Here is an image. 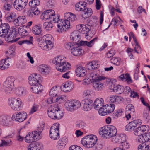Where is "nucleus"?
Returning a JSON list of instances; mask_svg holds the SVG:
<instances>
[{"instance_id": "1", "label": "nucleus", "mask_w": 150, "mask_h": 150, "mask_svg": "<svg viewBox=\"0 0 150 150\" xmlns=\"http://www.w3.org/2000/svg\"><path fill=\"white\" fill-rule=\"evenodd\" d=\"M71 13H66L64 14V19H59V16H55L54 10L50 9L45 11L41 15V18L42 20H49L51 22H57L58 32L65 31L69 28L70 23L69 21Z\"/></svg>"}, {"instance_id": "2", "label": "nucleus", "mask_w": 150, "mask_h": 150, "mask_svg": "<svg viewBox=\"0 0 150 150\" xmlns=\"http://www.w3.org/2000/svg\"><path fill=\"white\" fill-rule=\"evenodd\" d=\"M47 112L49 117L53 119H60L64 115L57 104L52 105L48 108Z\"/></svg>"}, {"instance_id": "3", "label": "nucleus", "mask_w": 150, "mask_h": 150, "mask_svg": "<svg viewBox=\"0 0 150 150\" xmlns=\"http://www.w3.org/2000/svg\"><path fill=\"white\" fill-rule=\"evenodd\" d=\"M117 130L114 126L108 125L104 126L100 129L99 133L104 138L113 137L117 134Z\"/></svg>"}, {"instance_id": "4", "label": "nucleus", "mask_w": 150, "mask_h": 150, "mask_svg": "<svg viewBox=\"0 0 150 150\" xmlns=\"http://www.w3.org/2000/svg\"><path fill=\"white\" fill-rule=\"evenodd\" d=\"M95 81L93 83V87L96 91L102 90L103 87L104 83L106 82L105 84H108L111 81V79H108L106 77L102 76H99L94 79Z\"/></svg>"}, {"instance_id": "5", "label": "nucleus", "mask_w": 150, "mask_h": 150, "mask_svg": "<svg viewBox=\"0 0 150 150\" xmlns=\"http://www.w3.org/2000/svg\"><path fill=\"white\" fill-rule=\"evenodd\" d=\"M65 106L67 110L73 112L80 107L81 103L76 100H68L65 103Z\"/></svg>"}, {"instance_id": "6", "label": "nucleus", "mask_w": 150, "mask_h": 150, "mask_svg": "<svg viewBox=\"0 0 150 150\" xmlns=\"http://www.w3.org/2000/svg\"><path fill=\"white\" fill-rule=\"evenodd\" d=\"M21 100L18 98H12L8 100V104L11 109L15 111H18L21 109Z\"/></svg>"}, {"instance_id": "7", "label": "nucleus", "mask_w": 150, "mask_h": 150, "mask_svg": "<svg viewBox=\"0 0 150 150\" xmlns=\"http://www.w3.org/2000/svg\"><path fill=\"white\" fill-rule=\"evenodd\" d=\"M59 125V123L54 124L51 127L50 129L49 136L53 140H57L60 137Z\"/></svg>"}, {"instance_id": "8", "label": "nucleus", "mask_w": 150, "mask_h": 150, "mask_svg": "<svg viewBox=\"0 0 150 150\" xmlns=\"http://www.w3.org/2000/svg\"><path fill=\"white\" fill-rule=\"evenodd\" d=\"M18 32L17 29L13 28L11 30H10V32H9L8 34L5 38L6 41L8 42L13 43L19 40V38H16L15 39H14L18 35Z\"/></svg>"}, {"instance_id": "9", "label": "nucleus", "mask_w": 150, "mask_h": 150, "mask_svg": "<svg viewBox=\"0 0 150 150\" xmlns=\"http://www.w3.org/2000/svg\"><path fill=\"white\" fill-rule=\"evenodd\" d=\"M104 108H101L98 111L100 115L105 116L108 113H111L114 111L115 108V105L112 103L104 105Z\"/></svg>"}, {"instance_id": "10", "label": "nucleus", "mask_w": 150, "mask_h": 150, "mask_svg": "<svg viewBox=\"0 0 150 150\" xmlns=\"http://www.w3.org/2000/svg\"><path fill=\"white\" fill-rule=\"evenodd\" d=\"M142 121L139 119L134 120L130 122L125 127L126 130L128 131H132L137 126L141 125Z\"/></svg>"}, {"instance_id": "11", "label": "nucleus", "mask_w": 150, "mask_h": 150, "mask_svg": "<svg viewBox=\"0 0 150 150\" xmlns=\"http://www.w3.org/2000/svg\"><path fill=\"white\" fill-rule=\"evenodd\" d=\"M27 116V114L24 112H21L15 114H13L11 119L19 122H22L25 120Z\"/></svg>"}, {"instance_id": "12", "label": "nucleus", "mask_w": 150, "mask_h": 150, "mask_svg": "<svg viewBox=\"0 0 150 150\" xmlns=\"http://www.w3.org/2000/svg\"><path fill=\"white\" fill-rule=\"evenodd\" d=\"M28 1V0H16L13 3L14 8L18 11L23 10L26 6Z\"/></svg>"}, {"instance_id": "13", "label": "nucleus", "mask_w": 150, "mask_h": 150, "mask_svg": "<svg viewBox=\"0 0 150 150\" xmlns=\"http://www.w3.org/2000/svg\"><path fill=\"white\" fill-rule=\"evenodd\" d=\"M10 30V26L8 23L1 24L0 25V36L5 38Z\"/></svg>"}, {"instance_id": "14", "label": "nucleus", "mask_w": 150, "mask_h": 150, "mask_svg": "<svg viewBox=\"0 0 150 150\" xmlns=\"http://www.w3.org/2000/svg\"><path fill=\"white\" fill-rule=\"evenodd\" d=\"M148 126L146 125H142L140 127H138L137 128L134 132V134L139 137L138 138H141V136H143V135L146 132L148 129Z\"/></svg>"}, {"instance_id": "15", "label": "nucleus", "mask_w": 150, "mask_h": 150, "mask_svg": "<svg viewBox=\"0 0 150 150\" xmlns=\"http://www.w3.org/2000/svg\"><path fill=\"white\" fill-rule=\"evenodd\" d=\"M40 76L37 74L34 73L30 74L28 78L29 83L31 86L38 84L40 80Z\"/></svg>"}, {"instance_id": "16", "label": "nucleus", "mask_w": 150, "mask_h": 150, "mask_svg": "<svg viewBox=\"0 0 150 150\" xmlns=\"http://www.w3.org/2000/svg\"><path fill=\"white\" fill-rule=\"evenodd\" d=\"M83 110L85 111H89L92 107L93 101L89 99H86L81 102Z\"/></svg>"}, {"instance_id": "17", "label": "nucleus", "mask_w": 150, "mask_h": 150, "mask_svg": "<svg viewBox=\"0 0 150 150\" xmlns=\"http://www.w3.org/2000/svg\"><path fill=\"white\" fill-rule=\"evenodd\" d=\"M73 85L71 81H67L62 85L60 87L61 89L64 92H68L73 89Z\"/></svg>"}, {"instance_id": "18", "label": "nucleus", "mask_w": 150, "mask_h": 150, "mask_svg": "<svg viewBox=\"0 0 150 150\" xmlns=\"http://www.w3.org/2000/svg\"><path fill=\"white\" fill-rule=\"evenodd\" d=\"M40 13V11L38 8H33L27 11L26 16L29 18H33L38 15Z\"/></svg>"}, {"instance_id": "19", "label": "nucleus", "mask_w": 150, "mask_h": 150, "mask_svg": "<svg viewBox=\"0 0 150 150\" xmlns=\"http://www.w3.org/2000/svg\"><path fill=\"white\" fill-rule=\"evenodd\" d=\"M65 61V58L64 57L59 56L54 58L53 59L52 62L56 65V68L58 70V68H59Z\"/></svg>"}, {"instance_id": "20", "label": "nucleus", "mask_w": 150, "mask_h": 150, "mask_svg": "<svg viewBox=\"0 0 150 150\" xmlns=\"http://www.w3.org/2000/svg\"><path fill=\"white\" fill-rule=\"evenodd\" d=\"M103 103L104 101L102 98H99L96 99L93 103L94 108L99 111L101 109L104 108Z\"/></svg>"}, {"instance_id": "21", "label": "nucleus", "mask_w": 150, "mask_h": 150, "mask_svg": "<svg viewBox=\"0 0 150 150\" xmlns=\"http://www.w3.org/2000/svg\"><path fill=\"white\" fill-rule=\"evenodd\" d=\"M87 6V2L84 0L80 1L77 2L75 4V8L78 11H82L84 8Z\"/></svg>"}, {"instance_id": "22", "label": "nucleus", "mask_w": 150, "mask_h": 150, "mask_svg": "<svg viewBox=\"0 0 150 150\" xmlns=\"http://www.w3.org/2000/svg\"><path fill=\"white\" fill-rule=\"evenodd\" d=\"M76 74L78 77H82L85 76L87 74L86 69L84 67L79 66L75 70Z\"/></svg>"}, {"instance_id": "23", "label": "nucleus", "mask_w": 150, "mask_h": 150, "mask_svg": "<svg viewBox=\"0 0 150 150\" xmlns=\"http://www.w3.org/2000/svg\"><path fill=\"white\" fill-rule=\"evenodd\" d=\"M97 37H95L90 41H81L79 44L80 46H87L89 47H92L95 44V42L97 41Z\"/></svg>"}, {"instance_id": "24", "label": "nucleus", "mask_w": 150, "mask_h": 150, "mask_svg": "<svg viewBox=\"0 0 150 150\" xmlns=\"http://www.w3.org/2000/svg\"><path fill=\"white\" fill-rule=\"evenodd\" d=\"M112 137V141L114 143H121L126 140L125 137L123 134H117Z\"/></svg>"}, {"instance_id": "25", "label": "nucleus", "mask_w": 150, "mask_h": 150, "mask_svg": "<svg viewBox=\"0 0 150 150\" xmlns=\"http://www.w3.org/2000/svg\"><path fill=\"white\" fill-rule=\"evenodd\" d=\"M26 22V19L25 16H19L14 21V23L17 26L21 25Z\"/></svg>"}, {"instance_id": "26", "label": "nucleus", "mask_w": 150, "mask_h": 150, "mask_svg": "<svg viewBox=\"0 0 150 150\" xmlns=\"http://www.w3.org/2000/svg\"><path fill=\"white\" fill-rule=\"evenodd\" d=\"M67 141L68 139L66 137H64L61 139L59 140L57 146V148L60 150L63 149L67 144Z\"/></svg>"}, {"instance_id": "27", "label": "nucleus", "mask_w": 150, "mask_h": 150, "mask_svg": "<svg viewBox=\"0 0 150 150\" xmlns=\"http://www.w3.org/2000/svg\"><path fill=\"white\" fill-rule=\"evenodd\" d=\"M79 30V32L82 34H86L89 32L91 29L90 25L86 24H81L80 26H78Z\"/></svg>"}, {"instance_id": "28", "label": "nucleus", "mask_w": 150, "mask_h": 150, "mask_svg": "<svg viewBox=\"0 0 150 150\" xmlns=\"http://www.w3.org/2000/svg\"><path fill=\"white\" fill-rule=\"evenodd\" d=\"M15 78L12 76L8 77L3 83V87L14 86Z\"/></svg>"}, {"instance_id": "29", "label": "nucleus", "mask_w": 150, "mask_h": 150, "mask_svg": "<svg viewBox=\"0 0 150 150\" xmlns=\"http://www.w3.org/2000/svg\"><path fill=\"white\" fill-rule=\"evenodd\" d=\"M117 79L119 80L126 81L128 84H130L132 83V81L128 73H126L125 74H121L117 77Z\"/></svg>"}, {"instance_id": "30", "label": "nucleus", "mask_w": 150, "mask_h": 150, "mask_svg": "<svg viewBox=\"0 0 150 150\" xmlns=\"http://www.w3.org/2000/svg\"><path fill=\"white\" fill-rule=\"evenodd\" d=\"M83 51L81 47L79 46L74 47L71 49V53L75 56H79L82 54Z\"/></svg>"}, {"instance_id": "31", "label": "nucleus", "mask_w": 150, "mask_h": 150, "mask_svg": "<svg viewBox=\"0 0 150 150\" xmlns=\"http://www.w3.org/2000/svg\"><path fill=\"white\" fill-rule=\"evenodd\" d=\"M92 13V10L91 8L86 7L82 11V17L85 19L90 17Z\"/></svg>"}, {"instance_id": "32", "label": "nucleus", "mask_w": 150, "mask_h": 150, "mask_svg": "<svg viewBox=\"0 0 150 150\" xmlns=\"http://www.w3.org/2000/svg\"><path fill=\"white\" fill-rule=\"evenodd\" d=\"M109 99L111 103L116 104L120 103L123 100V98L122 97L116 95L111 96Z\"/></svg>"}, {"instance_id": "33", "label": "nucleus", "mask_w": 150, "mask_h": 150, "mask_svg": "<svg viewBox=\"0 0 150 150\" xmlns=\"http://www.w3.org/2000/svg\"><path fill=\"white\" fill-rule=\"evenodd\" d=\"M33 86L30 88V89L35 93H39L42 92L43 90V87L40 83L32 86Z\"/></svg>"}, {"instance_id": "34", "label": "nucleus", "mask_w": 150, "mask_h": 150, "mask_svg": "<svg viewBox=\"0 0 150 150\" xmlns=\"http://www.w3.org/2000/svg\"><path fill=\"white\" fill-rule=\"evenodd\" d=\"M95 136V135H93L86 136L81 140L82 144L84 146H86V145L89 143V142L92 141V139L93 138V137Z\"/></svg>"}, {"instance_id": "35", "label": "nucleus", "mask_w": 150, "mask_h": 150, "mask_svg": "<svg viewBox=\"0 0 150 150\" xmlns=\"http://www.w3.org/2000/svg\"><path fill=\"white\" fill-rule=\"evenodd\" d=\"M38 70L42 74H47L49 72L50 70L47 65L41 64L39 66Z\"/></svg>"}, {"instance_id": "36", "label": "nucleus", "mask_w": 150, "mask_h": 150, "mask_svg": "<svg viewBox=\"0 0 150 150\" xmlns=\"http://www.w3.org/2000/svg\"><path fill=\"white\" fill-rule=\"evenodd\" d=\"M71 67V65L70 64L65 61L63 63V64L58 68V71L62 72H65L67 70L70 69Z\"/></svg>"}, {"instance_id": "37", "label": "nucleus", "mask_w": 150, "mask_h": 150, "mask_svg": "<svg viewBox=\"0 0 150 150\" xmlns=\"http://www.w3.org/2000/svg\"><path fill=\"white\" fill-rule=\"evenodd\" d=\"M138 147V150H150V143L145 142H141Z\"/></svg>"}, {"instance_id": "38", "label": "nucleus", "mask_w": 150, "mask_h": 150, "mask_svg": "<svg viewBox=\"0 0 150 150\" xmlns=\"http://www.w3.org/2000/svg\"><path fill=\"white\" fill-rule=\"evenodd\" d=\"M10 122V118L8 117L3 115L0 117V122L1 124L5 126L8 125Z\"/></svg>"}, {"instance_id": "39", "label": "nucleus", "mask_w": 150, "mask_h": 150, "mask_svg": "<svg viewBox=\"0 0 150 150\" xmlns=\"http://www.w3.org/2000/svg\"><path fill=\"white\" fill-rule=\"evenodd\" d=\"M150 140V132L145 133L143 136H141V138H138L137 141L139 142H146Z\"/></svg>"}, {"instance_id": "40", "label": "nucleus", "mask_w": 150, "mask_h": 150, "mask_svg": "<svg viewBox=\"0 0 150 150\" xmlns=\"http://www.w3.org/2000/svg\"><path fill=\"white\" fill-rule=\"evenodd\" d=\"M98 64L95 61H92L88 63L86 67L89 70H93L97 68Z\"/></svg>"}, {"instance_id": "41", "label": "nucleus", "mask_w": 150, "mask_h": 150, "mask_svg": "<svg viewBox=\"0 0 150 150\" xmlns=\"http://www.w3.org/2000/svg\"><path fill=\"white\" fill-rule=\"evenodd\" d=\"M16 13L14 12H10L8 13L6 16L5 17L7 21L9 22L14 21L15 19Z\"/></svg>"}, {"instance_id": "42", "label": "nucleus", "mask_w": 150, "mask_h": 150, "mask_svg": "<svg viewBox=\"0 0 150 150\" xmlns=\"http://www.w3.org/2000/svg\"><path fill=\"white\" fill-rule=\"evenodd\" d=\"M32 32L35 35H39L40 34L41 30V25L38 24L34 26L32 30Z\"/></svg>"}, {"instance_id": "43", "label": "nucleus", "mask_w": 150, "mask_h": 150, "mask_svg": "<svg viewBox=\"0 0 150 150\" xmlns=\"http://www.w3.org/2000/svg\"><path fill=\"white\" fill-rule=\"evenodd\" d=\"M41 132L42 131L38 129L37 131L31 132L33 133V137L34 138L36 141H37L38 139H41L42 137V134Z\"/></svg>"}, {"instance_id": "44", "label": "nucleus", "mask_w": 150, "mask_h": 150, "mask_svg": "<svg viewBox=\"0 0 150 150\" xmlns=\"http://www.w3.org/2000/svg\"><path fill=\"white\" fill-rule=\"evenodd\" d=\"M32 132H29L25 137V140L27 143H30L33 142L35 141L34 138L33 137Z\"/></svg>"}, {"instance_id": "45", "label": "nucleus", "mask_w": 150, "mask_h": 150, "mask_svg": "<svg viewBox=\"0 0 150 150\" xmlns=\"http://www.w3.org/2000/svg\"><path fill=\"white\" fill-rule=\"evenodd\" d=\"M70 38L73 41H78L79 40V35L77 31H74L71 34Z\"/></svg>"}, {"instance_id": "46", "label": "nucleus", "mask_w": 150, "mask_h": 150, "mask_svg": "<svg viewBox=\"0 0 150 150\" xmlns=\"http://www.w3.org/2000/svg\"><path fill=\"white\" fill-rule=\"evenodd\" d=\"M98 139L97 137L95 136L93 137V138L92 139V141L89 142V143L86 145V146L88 148H91L94 146L97 142Z\"/></svg>"}, {"instance_id": "47", "label": "nucleus", "mask_w": 150, "mask_h": 150, "mask_svg": "<svg viewBox=\"0 0 150 150\" xmlns=\"http://www.w3.org/2000/svg\"><path fill=\"white\" fill-rule=\"evenodd\" d=\"M57 88V87L56 86H54L50 90L49 93V95L51 97L54 98V97L57 95L58 93Z\"/></svg>"}, {"instance_id": "48", "label": "nucleus", "mask_w": 150, "mask_h": 150, "mask_svg": "<svg viewBox=\"0 0 150 150\" xmlns=\"http://www.w3.org/2000/svg\"><path fill=\"white\" fill-rule=\"evenodd\" d=\"M53 27V25L51 22H46L43 24V28L47 31L51 30Z\"/></svg>"}, {"instance_id": "49", "label": "nucleus", "mask_w": 150, "mask_h": 150, "mask_svg": "<svg viewBox=\"0 0 150 150\" xmlns=\"http://www.w3.org/2000/svg\"><path fill=\"white\" fill-rule=\"evenodd\" d=\"M113 90L115 92H117L118 93L121 94L124 92V87L120 85H117L114 86Z\"/></svg>"}, {"instance_id": "50", "label": "nucleus", "mask_w": 150, "mask_h": 150, "mask_svg": "<svg viewBox=\"0 0 150 150\" xmlns=\"http://www.w3.org/2000/svg\"><path fill=\"white\" fill-rule=\"evenodd\" d=\"M40 3V2L38 0H32L29 2V5L31 8H37V6L39 5Z\"/></svg>"}, {"instance_id": "51", "label": "nucleus", "mask_w": 150, "mask_h": 150, "mask_svg": "<svg viewBox=\"0 0 150 150\" xmlns=\"http://www.w3.org/2000/svg\"><path fill=\"white\" fill-rule=\"evenodd\" d=\"M86 123L83 121H79L76 123V127L79 129H83L86 127Z\"/></svg>"}, {"instance_id": "52", "label": "nucleus", "mask_w": 150, "mask_h": 150, "mask_svg": "<svg viewBox=\"0 0 150 150\" xmlns=\"http://www.w3.org/2000/svg\"><path fill=\"white\" fill-rule=\"evenodd\" d=\"M93 94V92L91 90L88 89L84 91L83 96L85 98H91Z\"/></svg>"}, {"instance_id": "53", "label": "nucleus", "mask_w": 150, "mask_h": 150, "mask_svg": "<svg viewBox=\"0 0 150 150\" xmlns=\"http://www.w3.org/2000/svg\"><path fill=\"white\" fill-rule=\"evenodd\" d=\"M17 30L18 32V35L22 36H26L28 34L27 31L25 30L23 27H20Z\"/></svg>"}, {"instance_id": "54", "label": "nucleus", "mask_w": 150, "mask_h": 150, "mask_svg": "<svg viewBox=\"0 0 150 150\" xmlns=\"http://www.w3.org/2000/svg\"><path fill=\"white\" fill-rule=\"evenodd\" d=\"M134 42L135 45L134 50L135 52L138 54L141 53L142 50L139 44L137 41Z\"/></svg>"}, {"instance_id": "55", "label": "nucleus", "mask_w": 150, "mask_h": 150, "mask_svg": "<svg viewBox=\"0 0 150 150\" xmlns=\"http://www.w3.org/2000/svg\"><path fill=\"white\" fill-rule=\"evenodd\" d=\"M46 42L44 40H40L38 42V45L43 50H47V47H46Z\"/></svg>"}, {"instance_id": "56", "label": "nucleus", "mask_w": 150, "mask_h": 150, "mask_svg": "<svg viewBox=\"0 0 150 150\" xmlns=\"http://www.w3.org/2000/svg\"><path fill=\"white\" fill-rule=\"evenodd\" d=\"M110 60L111 62L115 65L119 66L120 64V60L118 57H113Z\"/></svg>"}, {"instance_id": "57", "label": "nucleus", "mask_w": 150, "mask_h": 150, "mask_svg": "<svg viewBox=\"0 0 150 150\" xmlns=\"http://www.w3.org/2000/svg\"><path fill=\"white\" fill-rule=\"evenodd\" d=\"M125 109L126 111L131 113H133L135 111L134 107L132 104L128 105L126 107Z\"/></svg>"}, {"instance_id": "58", "label": "nucleus", "mask_w": 150, "mask_h": 150, "mask_svg": "<svg viewBox=\"0 0 150 150\" xmlns=\"http://www.w3.org/2000/svg\"><path fill=\"white\" fill-rule=\"evenodd\" d=\"M14 86L4 87V92L7 95L11 94L13 93V89Z\"/></svg>"}, {"instance_id": "59", "label": "nucleus", "mask_w": 150, "mask_h": 150, "mask_svg": "<svg viewBox=\"0 0 150 150\" xmlns=\"http://www.w3.org/2000/svg\"><path fill=\"white\" fill-rule=\"evenodd\" d=\"M25 92V90L23 88L19 87L16 90V93L17 95L21 96Z\"/></svg>"}, {"instance_id": "60", "label": "nucleus", "mask_w": 150, "mask_h": 150, "mask_svg": "<svg viewBox=\"0 0 150 150\" xmlns=\"http://www.w3.org/2000/svg\"><path fill=\"white\" fill-rule=\"evenodd\" d=\"M13 0H3V1H6L9 3H7L5 4L4 6V8L6 10L8 11L10 10L11 8L10 4L12 3Z\"/></svg>"}, {"instance_id": "61", "label": "nucleus", "mask_w": 150, "mask_h": 150, "mask_svg": "<svg viewBox=\"0 0 150 150\" xmlns=\"http://www.w3.org/2000/svg\"><path fill=\"white\" fill-rule=\"evenodd\" d=\"M39 106L37 104H34L32 107L30 113L31 114L38 111L39 110Z\"/></svg>"}, {"instance_id": "62", "label": "nucleus", "mask_w": 150, "mask_h": 150, "mask_svg": "<svg viewBox=\"0 0 150 150\" xmlns=\"http://www.w3.org/2000/svg\"><path fill=\"white\" fill-rule=\"evenodd\" d=\"M115 112L113 113V114L114 116L117 117H118L120 116L123 112V110L122 109H117Z\"/></svg>"}, {"instance_id": "63", "label": "nucleus", "mask_w": 150, "mask_h": 150, "mask_svg": "<svg viewBox=\"0 0 150 150\" xmlns=\"http://www.w3.org/2000/svg\"><path fill=\"white\" fill-rule=\"evenodd\" d=\"M46 47L47 50H49L51 49L54 46V44L51 41L46 42Z\"/></svg>"}, {"instance_id": "64", "label": "nucleus", "mask_w": 150, "mask_h": 150, "mask_svg": "<svg viewBox=\"0 0 150 150\" xmlns=\"http://www.w3.org/2000/svg\"><path fill=\"white\" fill-rule=\"evenodd\" d=\"M37 150H42L43 146L42 144L38 142L34 143Z\"/></svg>"}]
</instances>
